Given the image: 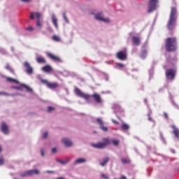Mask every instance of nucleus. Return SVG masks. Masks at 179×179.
Returning a JSON list of instances; mask_svg holds the SVG:
<instances>
[{"label":"nucleus","instance_id":"nucleus-1","mask_svg":"<svg viewBox=\"0 0 179 179\" xmlns=\"http://www.w3.org/2000/svg\"><path fill=\"white\" fill-rule=\"evenodd\" d=\"M102 141L103 142L92 143L91 144V145L95 149H106V148H107L108 145H111V142L114 145V146H118V145H120V141L118 140L113 139L110 141L108 138H103Z\"/></svg>","mask_w":179,"mask_h":179},{"label":"nucleus","instance_id":"nucleus-2","mask_svg":"<svg viewBox=\"0 0 179 179\" xmlns=\"http://www.w3.org/2000/svg\"><path fill=\"white\" fill-rule=\"evenodd\" d=\"M165 48L168 52H173L177 50V38L169 37L165 40Z\"/></svg>","mask_w":179,"mask_h":179},{"label":"nucleus","instance_id":"nucleus-3","mask_svg":"<svg viewBox=\"0 0 179 179\" xmlns=\"http://www.w3.org/2000/svg\"><path fill=\"white\" fill-rule=\"evenodd\" d=\"M177 20V8L171 7V13L169 15V20L168 21L167 28L169 30H173L176 25V21Z\"/></svg>","mask_w":179,"mask_h":179},{"label":"nucleus","instance_id":"nucleus-4","mask_svg":"<svg viewBox=\"0 0 179 179\" xmlns=\"http://www.w3.org/2000/svg\"><path fill=\"white\" fill-rule=\"evenodd\" d=\"M176 73H177L176 69H167L165 73L166 79L168 80H174V78H176Z\"/></svg>","mask_w":179,"mask_h":179},{"label":"nucleus","instance_id":"nucleus-5","mask_svg":"<svg viewBox=\"0 0 179 179\" xmlns=\"http://www.w3.org/2000/svg\"><path fill=\"white\" fill-rule=\"evenodd\" d=\"M75 93L77 94V96H79L80 97H82L83 99H85V100H89L92 96L87 94L83 93L79 88H75Z\"/></svg>","mask_w":179,"mask_h":179},{"label":"nucleus","instance_id":"nucleus-6","mask_svg":"<svg viewBox=\"0 0 179 179\" xmlns=\"http://www.w3.org/2000/svg\"><path fill=\"white\" fill-rule=\"evenodd\" d=\"M42 83H44V85H46L47 87L49 89H57L59 87V85L57 83H50L47 80H42Z\"/></svg>","mask_w":179,"mask_h":179},{"label":"nucleus","instance_id":"nucleus-7","mask_svg":"<svg viewBox=\"0 0 179 179\" xmlns=\"http://www.w3.org/2000/svg\"><path fill=\"white\" fill-rule=\"evenodd\" d=\"M159 0H150L149 1V8L148 13L153 12V10H156L157 4L158 3Z\"/></svg>","mask_w":179,"mask_h":179},{"label":"nucleus","instance_id":"nucleus-8","mask_svg":"<svg viewBox=\"0 0 179 179\" xmlns=\"http://www.w3.org/2000/svg\"><path fill=\"white\" fill-rule=\"evenodd\" d=\"M116 57L120 61H125L127 57V51H120L116 54Z\"/></svg>","mask_w":179,"mask_h":179},{"label":"nucleus","instance_id":"nucleus-9","mask_svg":"<svg viewBox=\"0 0 179 179\" xmlns=\"http://www.w3.org/2000/svg\"><path fill=\"white\" fill-rule=\"evenodd\" d=\"M96 122L99 124L101 129L103 131V132H108V127L104 126V122L100 118L96 119Z\"/></svg>","mask_w":179,"mask_h":179},{"label":"nucleus","instance_id":"nucleus-10","mask_svg":"<svg viewBox=\"0 0 179 179\" xmlns=\"http://www.w3.org/2000/svg\"><path fill=\"white\" fill-rule=\"evenodd\" d=\"M1 132H3V134H5L6 135H8V134H9V128L8 127V125L6 124V123H5V122H3L1 123Z\"/></svg>","mask_w":179,"mask_h":179},{"label":"nucleus","instance_id":"nucleus-11","mask_svg":"<svg viewBox=\"0 0 179 179\" xmlns=\"http://www.w3.org/2000/svg\"><path fill=\"white\" fill-rule=\"evenodd\" d=\"M24 66L27 68V73L29 75H31L33 73V67H31L30 64L28 62H24Z\"/></svg>","mask_w":179,"mask_h":179},{"label":"nucleus","instance_id":"nucleus-12","mask_svg":"<svg viewBox=\"0 0 179 179\" xmlns=\"http://www.w3.org/2000/svg\"><path fill=\"white\" fill-rule=\"evenodd\" d=\"M95 19H96V20H100L101 22H106V23H108V22H110V20L108 18H103V15H101V13L96 14L95 15Z\"/></svg>","mask_w":179,"mask_h":179},{"label":"nucleus","instance_id":"nucleus-13","mask_svg":"<svg viewBox=\"0 0 179 179\" xmlns=\"http://www.w3.org/2000/svg\"><path fill=\"white\" fill-rule=\"evenodd\" d=\"M48 56L49 58L52 59V61H57V62H62V60H61V58L52 55V53H48Z\"/></svg>","mask_w":179,"mask_h":179},{"label":"nucleus","instance_id":"nucleus-14","mask_svg":"<svg viewBox=\"0 0 179 179\" xmlns=\"http://www.w3.org/2000/svg\"><path fill=\"white\" fill-rule=\"evenodd\" d=\"M62 142L65 145V146H66L67 148H71V146H72V145H73L72 143V141H71V140H69L66 138H63Z\"/></svg>","mask_w":179,"mask_h":179},{"label":"nucleus","instance_id":"nucleus-15","mask_svg":"<svg viewBox=\"0 0 179 179\" xmlns=\"http://www.w3.org/2000/svg\"><path fill=\"white\" fill-rule=\"evenodd\" d=\"M131 40L134 45H139L141 44V38L138 36H132Z\"/></svg>","mask_w":179,"mask_h":179},{"label":"nucleus","instance_id":"nucleus-16","mask_svg":"<svg viewBox=\"0 0 179 179\" xmlns=\"http://www.w3.org/2000/svg\"><path fill=\"white\" fill-rule=\"evenodd\" d=\"M92 97L99 103H101V96L99 94H94L92 95Z\"/></svg>","mask_w":179,"mask_h":179},{"label":"nucleus","instance_id":"nucleus-17","mask_svg":"<svg viewBox=\"0 0 179 179\" xmlns=\"http://www.w3.org/2000/svg\"><path fill=\"white\" fill-rule=\"evenodd\" d=\"M34 17L39 20L40 17H41V14L40 13H31L30 19H34Z\"/></svg>","mask_w":179,"mask_h":179},{"label":"nucleus","instance_id":"nucleus-18","mask_svg":"<svg viewBox=\"0 0 179 179\" xmlns=\"http://www.w3.org/2000/svg\"><path fill=\"white\" fill-rule=\"evenodd\" d=\"M28 176H33V174H39L40 171L38 169H32L27 171Z\"/></svg>","mask_w":179,"mask_h":179},{"label":"nucleus","instance_id":"nucleus-19","mask_svg":"<svg viewBox=\"0 0 179 179\" xmlns=\"http://www.w3.org/2000/svg\"><path fill=\"white\" fill-rule=\"evenodd\" d=\"M52 24H54L55 27L58 29V20L55 17V15H52Z\"/></svg>","mask_w":179,"mask_h":179},{"label":"nucleus","instance_id":"nucleus-20","mask_svg":"<svg viewBox=\"0 0 179 179\" xmlns=\"http://www.w3.org/2000/svg\"><path fill=\"white\" fill-rule=\"evenodd\" d=\"M42 71H43V72H51L52 67L50 65H46L42 68Z\"/></svg>","mask_w":179,"mask_h":179},{"label":"nucleus","instance_id":"nucleus-21","mask_svg":"<svg viewBox=\"0 0 179 179\" xmlns=\"http://www.w3.org/2000/svg\"><path fill=\"white\" fill-rule=\"evenodd\" d=\"M82 163H86V159L79 158V159H76L74 162L75 164H80Z\"/></svg>","mask_w":179,"mask_h":179},{"label":"nucleus","instance_id":"nucleus-22","mask_svg":"<svg viewBox=\"0 0 179 179\" xmlns=\"http://www.w3.org/2000/svg\"><path fill=\"white\" fill-rule=\"evenodd\" d=\"M36 62H38V64H45L46 62L45 59H44V57H36Z\"/></svg>","mask_w":179,"mask_h":179},{"label":"nucleus","instance_id":"nucleus-23","mask_svg":"<svg viewBox=\"0 0 179 179\" xmlns=\"http://www.w3.org/2000/svg\"><path fill=\"white\" fill-rule=\"evenodd\" d=\"M121 162H122V164H131V159H129V158H121Z\"/></svg>","mask_w":179,"mask_h":179},{"label":"nucleus","instance_id":"nucleus-24","mask_svg":"<svg viewBox=\"0 0 179 179\" xmlns=\"http://www.w3.org/2000/svg\"><path fill=\"white\" fill-rule=\"evenodd\" d=\"M6 80H7V82H9L10 83H19V81H17V80L13 79L10 77H8L6 78Z\"/></svg>","mask_w":179,"mask_h":179},{"label":"nucleus","instance_id":"nucleus-25","mask_svg":"<svg viewBox=\"0 0 179 179\" xmlns=\"http://www.w3.org/2000/svg\"><path fill=\"white\" fill-rule=\"evenodd\" d=\"M109 160H110V158H108V157H105V158L103 159V162L100 163L101 166L102 167H104V166H106V164H107V163H108Z\"/></svg>","mask_w":179,"mask_h":179},{"label":"nucleus","instance_id":"nucleus-26","mask_svg":"<svg viewBox=\"0 0 179 179\" xmlns=\"http://www.w3.org/2000/svg\"><path fill=\"white\" fill-rule=\"evenodd\" d=\"M146 55H148V50H144L142 51L141 58H142V59H145V58H146Z\"/></svg>","mask_w":179,"mask_h":179},{"label":"nucleus","instance_id":"nucleus-27","mask_svg":"<svg viewBox=\"0 0 179 179\" xmlns=\"http://www.w3.org/2000/svg\"><path fill=\"white\" fill-rule=\"evenodd\" d=\"M22 87H24V89H26L27 92H33V90H31V88L27 85H26V84H22Z\"/></svg>","mask_w":179,"mask_h":179},{"label":"nucleus","instance_id":"nucleus-28","mask_svg":"<svg viewBox=\"0 0 179 179\" xmlns=\"http://www.w3.org/2000/svg\"><path fill=\"white\" fill-rule=\"evenodd\" d=\"M121 128L124 131H128V129H129V125H128V124L124 123L123 124H122Z\"/></svg>","mask_w":179,"mask_h":179},{"label":"nucleus","instance_id":"nucleus-29","mask_svg":"<svg viewBox=\"0 0 179 179\" xmlns=\"http://www.w3.org/2000/svg\"><path fill=\"white\" fill-rule=\"evenodd\" d=\"M52 39L53 40V41H57V42H59L61 41V38H59L58 36L57 35H54L52 37Z\"/></svg>","mask_w":179,"mask_h":179},{"label":"nucleus","instance_id":"nucleus-30","mask_svg":"<svg viewBox=\"0 0 179 179\" xmlns=\"http://www.w3.org/2000/svg\"><path fill=\"white\" fill-rule=\"evenodd\" d=\"M6 69H7V71H9L10 72H11V73H15V71H13L12 67H10V65H9V64H6Z\"/></svg>","mask_w":179,"mask_h":179},{"label":"nucleus","instance_id":"nucleus-31","mask_svg":"<svg viewBox=\"0 0 179 179\" xmlns=\"http://www.w3.org/2000/svg\"><path fill=\"white\" fill-rule=\"evenodd\" d=\"M58 162H59V163H61L62 164H66V163H68L69 162H71V159L68 158L65 161L58 160Z\"/></svg>","mask_w":179,"mask_h":179},{"label":"nucleus","instance_id":"nucleus-32","mask_svg":"<svg viewBox=\"0 0 179 179\" xmlns=\"http://www.w3.org/2000/svg\"><path fill=\"white\" fill-rule=\"evenodd\" d=\"M63 18L66 23H69V20H68V17H66V12L63 13Z\"/></svg>","mask_w":179,"mask_h":179},{"label":"nucleus","instance_id":"nucleus-33","mask_svg":"<svg viewBox=\"0 0 179 179\" xmlns=\"http://www.w3.org/2000/svg\"><path fill=\"white\" fill-rule=\"evenodd\" d=\"M147 115L148 117V121H150V122H155V120H153L152 119V117L150 116V114H148Z\"/></svg>","mask_w":179,"mask_h":179},{"label":"nucleus","instance_id":"nucleus-34","mask_svg":"<svg viewBox=\"0 0 179 179\" xmlns=\"http://www.w3.org/2000/svg\"><path fill=\"white\" fill-rule=\"evenodd\" d=\"M27 176H29V175L27 174V171L22 173H20V177H27Z\"/></svg>","mask_w":179,"mask_h":179},{"label":"nucleus","instance_id":"nucleus-35","mask_svg":"<svg viewBox=\"0 0 179 179\" xmlns=\"http://www.w3.org/2000/svg\"><path fill=\"white\" fill-rule=\"evenodd\" d=\"M101 178L103 179H110V178H108V176H107L106 174L104 173H101Z\"/></svg>","mask_w":179,"mask_h":179},{"label":"nucleus","instance_id":"nucleus-36","mask_svg":"<svg viewBox=\"0 0 179 179\" xmlns=\"http://www.w3.org/2000/svg\"><path fill=\"white\" fill-rule=\"evenodd\" d=\"M36 25L38 27H41V21L40 20H37Z\"/></svg>","mask_w":179,"mask_h":179},{"label":"nucleus","instance_id":"nucleus-37","mask_svg":"<svg viewBox=\"0 0 179 179\" xmlns=\"http://www.w3.org/2000/svg\"><path fill=\"white\" fill-rule=\"evenodd\" d=\"M48 113H51V111H54V108L51 107V106H49L48 108Z\"/></svg>","mask_w":179,"mask_h":179},{"label":"nucleus","instance_id":"nucleus-38","mask_svg":"<svg viewBox=\"0 0 179 179\" xmlns=\"http://www.w3.org/2000/svg\"><path fill=\"white\" fill-rule=\"evenodd\" d=\"M3 163H5V159L0 158V166H3Z\"/></svg>","mask_w":179,"mask_h":179},{"label":"nucleus","instance_id":"nucleus-39","mask_svg":"<svg viewBox=\"0 0 179 179\" xmlns=\"http://www.w3.org/2000/svg\"><path fill=\"white\" fill-rule=\"evenodd\" d=\"M117 66H119V68H124V64L121 63H117Z\"/></svg>","mask_w":179,"mask_h":179},{"label":"nucleus","instance_id":"nucleus-40","mask_svg":"<svg viewBox=\"0 0 179 179\" xmlns=\"http://www.w3.org/2000/svg\"><path fill=\"white\" fill-rule=\"evenodd\" d=\"M47 136H48V133L47 132H45L43 135V139H45V138H47Z\"/></svg>","mask_w":179,"mask_h":179},{"label":"nucleus","instance_id":"nucleus-41","mask_svg":"<svg viewBox=\"0 0 179 179\" xmlns=\"http://www.w3.org/2000/svg\"><path fill=\"white\" fill-rule=\"evenodd\" d=\"M46 173H48L49 174H54L55 172L54 171H47Z\"/></svg>","mask_w":179,"mask_h":179},{"label":"nucleus","instance_id":"nucleus-42","mask_svg":"<svg viewBox=\"0 0 179 179\" xmlns=\"http://www.w3.org/2000/svg\"><path fill=\"white\" fill-rule=\"evenodd\" d=\"M5 95H6V92H0V96H5Z\"/></svg>","mask_w":179,"mask_h":179},{"label":"nucleus","instance_id":"nucleus-43","mask_svg":"<svg viewBox=\"0 0 179 179\" xmlns=\"http://www.w3.org/2000/svg\"><path fill=\"white\" fill-rule=\"evenodd\" d=\"M41 155L43 157V156H44V150H43V149L41 150Z\"/></svg>","mask_w":179,"mask_h":179},{"label":"nucleus","instance_id":"nucleus-44","mask_svg":"<svg viewBox=\"0 0 179 179\" xmlns=\"http://www.w3.org/2000/svg\"><path fill=\"white\" fill-rule=\"evenodd\" d=\"M57 152V148H54L52 149V152L55 153Z\"/></svg>","mask_w":179,"mask_h":179},{"label":"nucleus","instance_id":"nucleus-45","mask_svg":"<svg viewBox=\"0 0 179 179\" xmlns=\"http://www.w3.org/2000/svg\"><path fill=\"white\" fill-rule=\"evenodd\" d=\"M27 30H29V31H31V30H33V27H29Z\"/></svg>","mask_w":179,"mask_h":179},{"label":"nucleus","instance_id":"nucleus-46","mask_svg":"<svg viewBox=\"0 0 179 179\" xmlns=\"http://www.w3.org/2000/svg\"><path fill=\"white\" fill-rule=\"evenodd\" d=\"M112 122H113V124H116L117 125L118 124V122L115 120H112Z\"/></svg>","mask_w":179,"mask_h":179},{"label":"nucleus","instance_id":"nucleus-47","mask_svg":"<svg viewBox=\"0 0 179 179\" xmlns=\"http://www.w3.org/2000/svg\"><path fill=\"white\" fill-rule=\"evenodd\" d=\"M164 115L165 118H169V115H167V113H164Z\"/></svg>","mask_w":179,"mask_h":179},{"label":"nucleus","instance_id":"nucleus-48","mask_svg":"<svg viewBox=\"0 0 179 179\" xmlns=\"http://www.w3.org/2000/svg\"><path fill=\"white\" fill-rule=\"evenodd\" d=\"M22 2H30V0H21Z\"/></svg>","mask_w":179,"mask_h":179},{"label":"nucleus","instance_id":"nucleus-49","mask_svg":"<svg viewBox=\"0 0 179 179\" xmlns=\"http://www.w3.org/2000/svg\"><path fill=\"white\" fill-rule=\"evenodd\" d=\"M144 103H145V104H148V99H144Z\"/></svg>","mask_w":179,"mask_h":179},{"label":"nucleus","instance_id":"nucleus-50","mask_svg":"<svg viewBox=\"0 0 179 179\" xmlns=\"http://www.w3.org/2000/svg\"><path fill=\"white\" fill-rule=\"evenodd\" d=\"M114 107H120V105H118V104H115V105H114Z\"/></svg>","mask_w":179,"mask_h":179},{"label":"nucleus","instance_id":"nucleus-51","mask_svg":"<svg viewBox=\"0 0 179 179\" xmlns=\"http://www.w3.org/2000/svg\"><path fill=\"white\" fill-rule=\"evenodd\" d=\"M1 152H2V148H1V146H0V153H1Z\"/></svg>","mask_w":179,"mask_h":179},{"label":"nucleus","instance_id":"nucleus-52","mask_svg":"<svg viewBox=\"0 0 179 179\" xmlns=\"http://www.w3.org/2000/svg\"><path fill=\"white\" fill-rule=\"evenodd\" d=\"M173 153H176V152L173 151Z\"/></svg>","mask_w":179,"mask_h":179}]
</instances>
